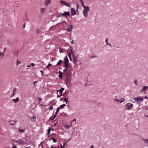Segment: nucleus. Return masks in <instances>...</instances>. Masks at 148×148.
Segmentation results:
<instances>
[{
    "label": "nucleus",
    "instance_id": "nucleus-1",
    "mask_svg": "<svg viewBox=\"0 0 148 148\" xmlns=\"http://www.w3.org/2000/svg\"><path fill=\"white\" fill-rule=\"evenodd\" d=\"M89 11V8L88 6H86L84 8L83 10V13L84 16L85 17H87L88 16L87 12Z\"/></svg>",
    "mask_w": 148,
    "mask_h": 148
},
{
    "label": "nucleus",
    "instance_id": "nucleus-2",
    "mask_svg": "<svg viewBox=\"0 0 148 148\" xmlns=\"http://www.w3.org/2000/svg\"><path fill=\"white\" fill-rule=\"evenodd\" d=\"M133 106L132 104L127 103L125 105L126 108L128 110H130L132 108Z\"/></svg>",
    "mask_w": 148,
    "mask_h": 148
},
{
    "label": "nucleus",
    "instance_id": "nucleus-3",
    "mask_svg": "<svg viewBox=\"0 0 148 148\" xmlns=\"http://www.w3.org/2000/svg\"><path fill=\"white\" fill-rule=\"evenodd\" d=\"M71 70H69L67 71L65 74V76L66 77L67 79L70 78L71 75Z\"/></svg>",
    "mask_w": 148,
    "mask_h": 148
},
{
    "label": "nucleus",
    "instance_id": "nucleus-4",
    "mask_svg": "<svg viewBox=\"0 0 148 148\" xmlns=\"http://www.w3.org/2000/svg\"><path fill=\"white\" fill-rule=\"evenodd\" d=\"M134 100L136 101L137 102L139 103L140 102H142L143 101V98L140 97L133 98Z\"/></svg>",
    "mask_w": 148,
    "mask_h": 148
},
{
    "label": "nucleus",
    "instance_id": "nucleus-5",
    "mask_svg": "<svg viewBox=\"0 0 148 148\" xmlns=\"http://www.w3.org/2000/svg\"><path fill=\"white\" fill-rule=\"evenodd\" d=\"M67 51L68 52V55L69 54L70 55H72L74 54V52L73 51V49L72 48L70 47L68 49Z\"/></svg>",
    "mask_w": 148,
    "mask_h": 148
},
{
    "label": "nucleus",
    "instance_id": "nucleus-6",
    "mask_svg": "<svg viewBox=\"0 0 148 148\" xmlns=\"http://www.w3.org/2000/svg\"><path fill=\"white\" fill-rule=\"evenodd\" d=\"M69 61V60L67 58V55H66L64 58V66H63V67H65L66 66V65H68V62Z\"/></svg>",
    "mask_w": 148,
    "mask_h": 148
},
{
    "label": "nucleus",
    "instance_id": "nucleus-7",
    "mask_svg": "<svg viewBox=\"0 0 148 148\" xmlns=\"http://www.w3.org/2000/svg\"><path fill=\"white\" fill-rule=\"evenodd\" d=\"M72 25H68V27L66 29V30L68 32H70L72 30Z\"/></svg>",
    "mask_w": 148,
    "mask_h": 148
},
{
    "label": "nucleus",
    "instance_id": "nucleus-8",
    "mask_svg": "<svg viewBox=\"0 0 148 148\" xmlns=\"http://www.w3.org/2000/svg\"><path fill=\"white\" fill-rule=\"evenodd\" d=\"M23 21L24 22L29 21L28 17L26 15H25L23 16Z\"/></svg>",
    "mask_w": 148,
    "mask_h": 148
},
{
    "label": "nucleus",
    "instance_id": "nucleus-9",
    "mask_svg": "<svg viewBox=\"0 0 148 148\" xmlns=\"http://www.w3.org/2000/svg\"><path fill=\"white\" fill-rule=\"evenodd\" d=\"M60 3H62L64 4V5L67 6H68L69 7H70V4L69 3L66 2H65L63 0H61Z\"/></svg>",
    "mask_w": 148,
    "mask_h": 148
},
{
    "label": "nucleus",
    "instance_id": "nucleus-10",
    "mask_svg": "<svg viewBox=\"0 0 148 148\" xmlns=\"http://www.w3.org/2000/svg\"><path fill=\"white\" fill-rule=\"evenodd\" d=\"M41 14H44L46 11V9L44 8H41L40 9Z\"/></svg>",
    "mask_w": 148,
    "mask_h": 148
},
{
    "label": "nucleus",
    "instance_id": "nucleus-11",
    "mask_svg": "<svg viewBox=\"0 0 148 148\" xmlns=\"http://www.w3.org/2000/svg\"><path fill=\"white\" fill-rule=\"evenodd\" d=\"M60 15L63 16H65L67 15H68L69 16H70V15L69 14V12H64L63 14H60Z\"/></svg>",
    "mask_w": 148,
    "mask_h": 148
},
{
    "label": "nucleus",
    "instance_id": "nucleus-12",
    "mask_svg": "<svg viewBox=\"0 0 148 148\" xmlns=\"http://www.w3.org/2000/svg\"><path fill=\"white\" fill-rule=\"evenodd\" d=\"M13 54L15 56L17 57L18 56V51L17 50H15L12 51Z\"/></svg>",
    "mask_w": 148,
    "mask_h": 148
},
{
    "label": "nucleus",
    "instance_id": "nucleus-13",
    "mask_svg": "<svg viewBox=\"0 0 148 148\" xmlns=\"http://www.w3.org/2000/svg\"><path fill=\"white\" fill-rule=\"evenodd\" d=\"M72 56L73 59V60L75 62V63H76L77 62V56H75L74 54V55H72Z\"/></svg>",
    "mask_w": 148,
    "mask_h": 148
},
{
    "label": "nucleus",
    "instance_id": "nucleus-14",
    "mask_svg": "<svg viewBox=\"0 0 148 148\" xmlns=\"http://www.w3.org/2000/svg\"><path fill=\"white\" fill-rule=\"evenodd\" d=\"M19 100L18 97H17L16 99H12V101L15 103H17Z\"/></svg>",
    "mask_w": 148,
    "mask_h": 148
},
{
    "label": "nucleus",
    "instance_id": "nucleus-15",
    "mask_svg": "<svg viewBox=\"0 0 148 148\" xmlns=\"http://www.w3.org/2000/svg\"><path fill=\"white\" fill-rule=\"evenodd\" d=\"M71 14L72 15H75L76 14V12L75 9L74 8H71Z\"/></svg>",
    "mask_w": 148,
    "mask_h": 148
},
{
    "label": "nucleus",
    "instance_id": "nucleus-16",
    "mask_svg": "<svg viewBox=\"0 0 148 148\" xmlns=\"http://www.w3.org/2000/svg\"><path fill=\"white\" fill-rule=\"evenodd\" d=\"M64 88H62L60 89L59 90H57L56 91L58 92H59L60 93V96H61L62 94L63 91L64 90Z\"/></svg>",
    "mask_w": 148,
    "mask_h": 148
},
{
    "label": "nucleus",
    "instance_id": "nucleus-17",
    "mask_svg": "<svg viewBox=\"0 0 148 148\" xmlns=\"http://www.w3.org/2000/svg\"><path fill=\"white\" fill-rule=\"evenodd\" d=\"M148 88V86H145L143 87V88L140 90V92H142L147 90Z\"/></svg>",
    "mask_w": 148,
    "mask_h": 148
},
{
    "label": "nucleus",
    "instance_id": "nucleus-18",
    "mask_svg": "<svg viewBox=\"0 0 148 148\" xmlns=\"http://www.w3.org/2000/svg\"><path fill=\"white\" fill-rule=\"evenodd\" d=\"M51 2V0H46L45 2V4L46 6H47Z\"/></svg>",
    "mask_w": 148,
    "mask_h": 148
},
{
    "label": "nucleus",
    "instance_id": "nucleus-19",
    "mask_svg": "<svg viewBox=\"0 0 148 148\" xmlns=\"http://www.w3.org/2000/svg\"><path fill=\"white\" fill-rule=\"evenodd\" d=\"M19 141L21 143H20V144L21 145H24V144L27 143V142H25L23 141L21 139H19Z\"/></svg>",
    "mask_w": 148,
    "mask_h": 148
},
{
    "label": "nucleus",
    "instance_id": "nucleus-20",
    "mask_svg": "<svg viewBox=\"0 0 148 148\" xmlns=\"http://www.w3.org/2000/svg\"><path fill=\"white\" fill-rule=\"evenodd\" d=\"M9 123L11 125H13L16 124V121H14L11 120L9 121Z\"/></svg>",
    "mask_w": 148,
    "mask_h": 148
},
{
    "label": "nucleus",
    "instance_id": "nucleus-21",
    "mask_svg": "<svg viewBox=\"0 0 148 148\" xmlns=\"http://www.w3.org/2000/svg\"><path fill=\"white\" fill-rule=\"evenodd\" d=\"M59 77L60 78H61L62 79V75L63 74V73L62 72H61L60 71H59Z\"/></svg>",
    "mask_w": 148,
    "mask_h": 148
},
{
    "label": "nucleus",
    "instance_id": "nucleus-22",
    "mask_svg": "<svg viewBox=\"0 0 148 148\" xmlns=\"http://www.w3.org/2000/svg\"><path fill=\"white\" fill-rule=\"evenodd\" d=\"M36 117L35 116H33L31 118V120L32 122H34L36 121Z\"/></svg>",
    "mask_w": 148,
    "mask_h": 148
},
{
    "label": "nucleus",
    "instance_id": "nucleus-23",
    "mask_svg": "<svg viewBox=\"0 0 148 148\" xmlns=\"http://www.w3.org/2000/svg\"><path fill=\"white\" fill-rule=\"evenodd\" d=\"M66 106V105L65 104L62 105L60 106L59 107H58L59 109H62L63 108H64L65 106Z\"/></svg>",
    "mask_w": 148,
    "mask_h": 148
},
{
    "label": "nucleus",
    "instance_id": "nucleus-24",
    "mask_svg": "<svg viewBox=\"0 0 148 148\" xmlns=\"http://www.w3.org/2000/svg\"><path fill=\"white\" fill-rule=\"evenodd\" d=\"M143 140L145 143V144H147L148 145V139H143Z\"/></svg>",
    "mask_w": 148,
    "mask_h": 148
},
{
    "label": "nucleus",
    "instance_id": "nucleus-25",
    "mask_svg": "<svg viewBox=\"0 0 148 148\" xmlns=\"http://www.w3.org/2000/svg\"><path fill=\"white\" fill-rule=\"evenodd\" d=\"M62 62V60H59V61L57 62V65H60L61 64Z\"/></svg>",
    "mask_w": 148,
    "mask_h": 148
},
{
    "label": "nucleus",
    "instance_id": "nucleus-26",
    "mask_svg": "<svg viewBox=\"0 0 148 148\" xmlns=\"http://www.w3.org/2000/svg\"><path fill=\"white\" fill-rule=\"evenodd\" d=\"M68 98H64V100H63L64 101H65L66 102V103L67 104L68 102Z\"/></svg>",
    "mask_w": 148,
    "mask_h": 148
},
{
    "label": "nucleus",
    "instance_id": "nucleus-27",
    "mask_svg": "<svg viewBox=\"0 0 148 148\" xmlns=\"http://www.w3.org/2000/svg\"><path fill=\"white\" fill-rule=\"evenodd\" d=\"M25 138L26 140L27 141H29V140H30L29 138L27 136H26L25 137Z\"/></svg>",
    "mask_w": 148,
    "mask_h": 148
},
{
    "label": "nucleus",
    "instance_id": "nucleus-28",
    "mask_svg": "<svg viewBox=\"0 0 148 148\" xmlns=\"http://www.w3.org/2000/svg\"><path fill=\"white\" fill-rule=\"evenodd\" d=\"M65 67V68L63 70L64 72H65L68 68L69 66L68 65H66V66L65 67Z\"/></svg>",
    "mask_w": 148,
    "mask_h": 148
},
{
    "label": "nucleus",
    "instance_id": "nucleus-29",
    "mask_svg": "<svg viewBox=\"0 0 148 148\" xmlns=\"http://www.w3.org/2000/svg\"><path fill=\"white\" fill-rule=\"evenodd\" d=\"M124 101V98H121L120 100H119V102L120 103H121Z\"/></svg>",
    "mask_w": 148,
    "mask_h": 148
},
{
    "label": "nucleus",
    "instance_id": "nucleus-30",
    "mask_svg": "<svg viewBox=\"0 0 148 148\" xmlns=\"http://www.w3.org/2000/svg\"><path fill=\"white\" fill-rule=\"evenodd\" d=\"M16 88H14L13 90V93H16Z\"/></svg>",
    "mask_w": 148,
    "mask_h": 148
},
{
    "label": "nucleus",
    "instance_id": "nucleus-31",
    "mask_svg": "<svg viewBox=\"0 0 148 148\" xmlns=\"http://www.w3.org/2000/svg\"><path fill=\"white\" fill-rule=\"evenodd\" d=\"M72 125H71L70 126H68V125H66L64 126V127L66 129H68Z\"/></svg>",
    "mask_w": 148,
    "mask_h": 148
},
{
    "label": "nucleus",
    "instance_id": "nucleus-32",
    "mask_svg": "<svg viewBox=\"0 0 148 148\" xmlns=\"http://www.w3.org/2000/svg\"><path fill=\"white\" fill-rule=\"evenodd\" d=\"M52 139L53 140V142L54 143H56L57 142V140H56L55 139V138H53V137H52Z\"/></svg>",
    "mask_w": 148,
    "mask_h": 148
},
{
    "label": "nucleus",
    "instance_id": "nucleus-33",
    "mask_svg": "<svg viewBox=\"0 0 148 148\" xmlns=\"http://www.w3.org/2000/svg\"><path fill=\"white\" fill-rule=\"evenodd\" d=\"M50 132V128L49 127L48 129V132L47 133V135H49Z\"/></svg>",
    "mask_w": 148,
    "mask_h": 148
},
{
    "label": "nucleus",
    "instance_id": "nucleus-34",
    "mask_svg": "<svg viewBox=\"0 0 148 148\" xmlns=\"http://www.w3.org/2000/svg\"><path fill=\"white\" fill-rule=\"evenodd\" d=\"M36 32L37 34H39L40 32V31L39 29H37Z\"/></svg>",
    "mask_w": 148,
    "mask_h": 148
},
{
    "label": "nucleus",
    "instance_id": "nucleus-35",
    "mask_svg": "<svg viewBox=\"0 0 148 148\" xmlns=\"http://www.w3.org/2000/svg\"><path fill=\"white\" fill-rule=\"evenodd\" d=\"M19 131L20 132H24V131L23 129H19Z\"/></svg>",
    "mask_w": 148,
    "mask_h": 148
},
{
    "label": "nucleus",
    "instance_id": "nucleus-36",
    "mask_svg": "<svg viewBox=\"0 0 148 148\" xmlns=\"http://www.w3.org/2000/svg\"><path fill=\"white\" fill-rule=\"evenodd\" d=\"M52 65V64L49 63L47 66H46V68H49L50 66Z\"/></svg>",
    "mask_w": 148,
    "mask_h": 148
},
{
    "label": "nucleus",
    "instance_id": "nucleus-37",
    "mask_svg": "<svg viewBox=\"0 0 148 148\" xmlns=\"http://www.w3.org/2000/svg\"><path fill=\"white\" fill-rule=\"evenodd\" d=\"M59 109L58 108L56 109V114L58 113V112L59 111Z\"/></svg>",
    "mask_w": 148,
    "mask_h": 148
},
{
    "label": "nucleus",
    "instance_id": "nucleus-38",
    "mask_svg": "<svg viewBox=\"0 0 148 148\" xmlns=\"http://www.w3.org/2000/svg\"><path fill=\"white\" fill-rule=\"evenodd\" d=\"M0 55L2 57H3L4 55V53H2L1 52H0Z\"/></svg>",
    "mask_w": 148,
    "mask_h": 148
},
{
    "label": "nucleus",
    "instance_id": "nucleus-39",
    "mask_svg": "<svg viewBox=\"0 0 148 148\" xmlns=\"http://www.w3.org/2000/svg\"><path fill=\"white\" fill-rule=\"evenodd\" d=\"M134 83L136 85H138L137 81L136 80H135L134 81Z\"/></svg>",
    "mask_w": 148,
    "mask_h": 148
},
{
    "label": "nucleus",
    "instance_id": "nucleus-40",
    "mask_svg": "<svg viewBox=\"0 0 148 148\" xmlns=\"http://www.w3.org/2000/svg\"><path fill=\"white\" fill-rule=\"evenodd\" d=\"M14 141L17 143H18V144H20V143H21L20 142V141H18V140H14Z\"/></svg>",
    "mask_w": 148,
    "mask_h": 148
},
{
    "label": "nucleus",
    "instance_id": "nucleus-41",
    "mask_svg": "<svg viewBox=\"0 0 148 148\" xmlns=\"http://www.w3.org/2000/svg\"><path fill=\"white\" fill-rule=\"evenodd\" d=\"M21 63V62L18 60H17V65H18Z\"/></svg>",
    "mask_w": 148,
    "mask_h": 148
},
{
    "label": "nucleus",
    "instance_id": "nucleus-42",
    "mask_svg": "<svg viewBox=\"0 0 148 148\" xmlns=\"http://www.w3.org/2000/svg\"><path fill=\"white\" fill-rule=\"evenodd\" d=\"M37 98L39 100V101L38 102V103H39L40 101L42 100V99L40 98H39V97H38Z\"/></svg>",
    "mask_w": 148,
    "mask_h": 148
},
{
    "label": "nucleus",
    "instance_id": "nucleus-43",
    "mask_svg": "<svg viewBox=\"0 0 148 148\" xmlns=\"http://www.w3.org/2000/svg\"><path fill=\"white\" fill-rule=\"evenodd\" d=\"M53 109L52 106H51L49 108V110H51Z\"/></svg>",
    "mask_w": 148,
    "mask_h": 148
},
{
    "label": "nucleus",
    "instance_id": "nucleus-44",
    "mask_svg": "<svg viewBox=\"0 0 148 148\" xmlns=\"http://www.w3.org/2000/svg\"><path fill=\"white\" fill-rule=\"evenodd\" d=\"M68 56L69 57V59L70 60H71V55L70 54H69L68 55Z\"/></svg>",
    "mask_w": 148,
    "mask_h": 148
},
{
    "label": "nucleus",
    "instance_id": "nucleus-45",
    "mask_svg": "<svg viewBox=\"0 0 148 148\" xmlns=\"http://www.w3.org/2000/svg\"><path fill=\"white\" fill-rule=\"evenodd\" d=\"M81 3H82V6H83V7L84 8L85 7H86V6H85L84 4H83V1L82 2H81Z\"/></svg>",
    "mask_w": 148,
    "mask_h": 148
},
{
    "label": "nucleus",
    "instance_id": "nucleus-46",
    "mask_svg": "<svg viewBox=\"0 0 148 148\" xmlns=\"http://www.w3.org/2000/svg\"><path fill=\"white\" fill-rule=\"evenodd\" d=\"M96 56H90V58H94L95 57H96Z\"/></svg>",
    "mask_w": 148,
    "mask_h": 148
},
{
    "label": "nucleus",
    "instance_id": "nucleus-47",
    "mask_svg": "<svg viewBox=\"0 0 148 148\" xmlns=\"http://www.w3.org/2000/svg\"><path fill=\"white\" fill-rule=\"evenodd\" d=\"M60 148H64V146H62V144H60Z\"/></svg>",
    "mask_w": 148,
    "mask_h": 148
},
{
    "label": "nucleus",
    "instance_id": "nucleus-48",
    "mask_svg": "<svg viewBox=\"0 0 148 148\" xmlns=\"http://www.w3.org/2000/svg\"><path fill=\"white\" fill-rule=\"evenodd\" d=\"M74 121H76V119H74L73 120L71 121V122H73Z\"/></svg>",
    "mask_w": 148,
    "mask_h": 148
},
{
    "label": "nucleus",
    "instance_id": "nucleus-49",
    "mask_svg": "<svg viewBox=\"0 0 148 148\" xmlns=\"http://www.w3.org/2000/svg\"><path fill=\"white\" fill-rule=\"evenodd\" d=\"M66 142H64L63 143V146H64L66 145Z\"/></svg>",
    "mask_w": 148,
    "mask_h": 148
},
{
    "label": "nucleus",
    "instance_id": "nucleus-50",
    "mask_svg": "<svg viewBox=\"0 0 148 148\" xmlns=\"http://www.w3.org/2000/svg\"><path fill=\"white\" fill-rule=\"evenodd\" d=\"M108 39H107L106 38V39H105V42H106V43H107H107H108Z\"/></svg>",
    "mask_w": 148,
    "mask_h": 148
},
{
    "label": "nucleus",
    "instance_id": "nucleus-51",
    "mask_svg": "<svg viewBox=\"0 0 148 148\" xmlns=\"http://www.w3.org/2000/svg\"><path fill=\"white\" fill-rule=\"evenodd\" d=\"M114 100L116 101L117 102H119V100L116 99H115Z\"/></svg>",
    "mask_w": 148,
    "mask_h": 148
},
{
    "label": "nucleus",
    "instance_id": "nucleus-52",
    "mask_svg": "<svg viewBox=\"0 0 148 148\" xmlns=\"http://www.w3.org/2000/svg\"><path fill=\"white\" fill-rule=\"evenodd\" d=\"M107 45H110V46L111 47H112L111 46V44H110V43H107Z\"/></svg>",
    "mask_w": 148,
    "mask_h": 148
},
{
    "label": "nucleus",
    "instance_id": "nucleus-53",
    "mask_svg": "<svg viewBox=\"0 0 148 148\" xmlns=\"http://www.w3.org/2000/svg\"><path fill=\"white\" fill-rule=\"evenodd\" d=\"M12 148H17V147L14 145H13Z\"/></svg>",
    "mask_w": 148,
    "mask_h": 148
},
{
    "label": "nucleus",
    "instance_id": "nucleus-54",
    "mask_svg": "<svg viewBox=\"0 0 148 148\" xmlns=\"http://www.w3.org/2000/svg\"><path fill=\"white\" fill-rule=\"evenodd\" d=\"M31 65H32V66H34V63H32L31 64Z\"/></svg>",
    "mask_w": 148,
    "mask_h": 148
},
{
    "label": "nucleus",
    "instance_id": "nucleus-55",
    "mask_svg": "<svg viewBox=\"0 0 148 148\" xmlns=\"http://www.w3.org/2000/svg\"><path fill=\"white\" fill-rule=\"evenodd\" d=\"M37 81H34V85H35V84L36 83H37Z\"/></svg>",
    "mask_w": 148,
    "mask_h": 148
},
{
    "label": "nucleus",
    "instance_id": "nucleus-56",
    "mask_svg": "<svg viewBox=\"0 0 148 148\" xmlns=\"http://www.w3.org/2000/svg\"><path fill=\"white\" fill-rule=\"evenodd\" d=\"M59 51H60V53H62V52L63 50L62 49H60Z\"/></svg>",
    "mask_w": 148,
    "mask_h": 148
},
{
    "label": "nucleus",
    "instance_id": "nucleus-57",
    "mask_svg": "<svg viewBox=\"0 0 148 148\" xmlns=\"http://www.w3.org/2000/svg\"><path fill=\"white\" fill-rule=\"evenodd\" d=\"M25 24H23V28H25Z\"/></svg>",
    "mask_w": 148,
    "mask_h": 148
},
{
    "label": "nucleus",
    "instance_id": "nucleus-58",
    "mask_svg": "<svg viewBox=\"0 0 148 148\" xmlns=\"http://www.w3.org/2000/svg\"><path fill=\"white\" fill-rule=\"evenodd\" d=\"M15 93H13L12 94V96H11V97H13V96H14V95H15Z\"/></svg>",
    "mask_w": 148,
    "mask_h": 148
},
{
    "label": "nucleus",
    "instance_id": "nucleus-59",
    "mask_svg": "<svg viewBox=\"0 0 148 148\" xmlns=\"http://www.w3.org/2000/svg\"><path fill=\"white\" fill-rule=\"evenodd\" d=\"M71 44H73V40H72V41H71Z\"/></svg>",
    "mask_w": 148,
    "mask_h": 148
},
{
    "label": "nucleus",
    "instance_id": "nucleus-60",
    "mask_svg": "<svg viewBox=\"0 0 148 148\" xmlns=\"http://www.w3.org/2000/svg\"><path fill=\"white\" fill-rule=\"evenodd\" d=\"M144 98H145V99H148V97H147V96H145L144 97Z\"/></svg>",
    "mask_w": 148,
    "mask_h": 148
},
{
    "label": "nucleus",
    "instance_id": "nucleus-61",
    "mask_svg": "<svg viewBox=\"0 0 148 148\" xmlns=\"http://www.w3.org/2000/svg\"><path fill=\"white\" fill-rule=\"evenodd\" d=\"M60 96V95H59L57 96V97H58V98Z\"/></svg>",
    "mask_w": 148,
    "mask_h": 148
},
{
    "label": "nucleus",
    "instance_id": "nucleus-62",
    "mask_svg": "<svg viewBox=\"0 0 148 148\" xmlns=\"http://www.w3.org/2000/svg\"><path fill=\"white\" fill-rule=\"evenodd\" d=\"M56 114H55V115H54V117H54V118H55L56 117Z\"/></svg>",
    "mask_w": 148,
    "mask_h": 148
},
{
    "label": "nucleus",
    "instance_id": "nucleus-63",
    "mask_svg": "<svg viewBox=\"0 0 148 148\" xmlns=\"http://www.w3.org/2000/svg\"><path fill=\"white\" fill-rule=\"evenodd\" d=\"M93 146L92 145L91 146V147L90 148H93Z\"/></svg>",
    "mask_w": 148,
    "mask_h": 148
},
{
    "label": "nucleus",
    "instance_id": "nucleus-64",
    "mask_svg": "<svg viewBox=\"0 0 148 148\" xmlns=\"http://www.w3.org/2000/svg\"><path fill=\"white\" fill-rule=\"evenodd\" d=\"M51 148H56V147H51Z\"/></svg>",
    "mask_w": 148,
    "mask_h": 148
}]
</instances>
